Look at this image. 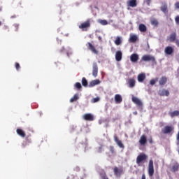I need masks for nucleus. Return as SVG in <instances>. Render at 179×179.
<instances>
[{
    "instance_id": "nucleus-1",
    "label": "nucleus",
    "mask_w": 179,
    "mask_h": 179,
    "mask_svg": "<svg viewBox=\"0 0 179 179\" xmlns=\"http://www.w3.org/2000/svg\"><path fill=\"white\" fill-rule=\"evenodd\" d=\"M78 27L82 31H87L90 27V20H87L85 22H82Z\"/></svg>"
},
{
    "instance_id": "nucleus-2",
    "label": "nucleus",
    "mask_w": 179,
    "mask_h": 179,
    "mask_svg": "<svg viewBox=\"0 0 179 179\" xmlns=\"http://www.w3.org/2000/svg\"><path fill=\"white\" fill-rule=\"evenodd\" d=\"M148 160V156L145 153H141L138 155L136 158L137 164H141V163H145Z\"/></svg>"
},
{
    "instance_id": "nucleus-3",
    "label": "nucleus",
    "mask_w": 179,
    "mask_h": 179,
    "mask_svg": "<svg viewBox=\"0 0 179 179\" xmlns=\"http://www.w3.org/2000/svg\"><path fill=\"white\" fill-rule=\"evenodd\" d=\"M142 61H144L145 62H151L153 64H156V58H155L153 56L150 55H145L141 57Z\"/></svg>"
},
{
    "instance_id": "nucleus-4",
    "label": "nucleus",
    "mask_w": 179,
    "mask_h": 179,
    "mask_svg": "<svg viewBox=\"0 0 179 179\" xmlns=\"http://www.w3.org/2000/svg\"><path fill=\"white\" fill-rule=\"evenodd\" d=\"M113 173H114V176H115V177H121V176H122V174H124V169L122 168V166H120V168H118L117 166H115L113 168Z\"/></svg>"
},
{
    "instance_id": "nucleus-5",
    "label": "nucleus",
    "mask_w": 179,
    "mask_h": 179,
    "mask_svg": "<svg viewBox=\"0 0 179 179\" xmlns=\"http://www.w3.org/2000/svg\"><path fill=\"white\" fill-rule=\"evenodd\" d=\"M155 174V166L153 165V160L150 159L148 164V175L149 177H153Z\"/></svg>"
},
{
    "instance_id": "nucleus-6",
    "label": "nucleus",
    "mask_w": 179,
    "mask_h": 179,
    "mask_svg": "<svg viewBox=\"0 0 179 179\" xmlns=\"http://www.w3.org/2000/svg\"><path fill=\"white\" fill-rule=\"evenodd\" d=\"M174 131V127L173 126H165L162 129V132L164 135H167L169 134H171Z\"/></svg>"
},
{
    "instance_id": "nucleus-7",
    "label": "nucleus",
    "mask_w": 179,
    "mask_h": 179,
    "mask_svg": "<svg viewBox=\"0 0 179 179\" xmlns=\"http://www.w3.org/2000/svg\"><path fill=\"white\" fill-rule=\"evenodd\" d=\"M131 100L133 103H134V104H136L138 107H141V108L143 107V103H142V101H141V99H139L136 96H133L131 98Z\"/></svg>"
},
{
    "instance_id": "nucleus-8",
    "label": "nucleus",
    "mask_w": 179,
    "mask_h": 179,
    "mask_svg": "<svg viewBox=\"0 0 179 179\" xmlns=\"http://www.w3.org/2000/svg\"><path fill=\"white\" fill-rule=\"evenodd\" d=\"M131 100L133 103H134V104H136L138 107H141V108L143 107V103H142V101H141V99H139L136 96H133L131 98Z\"/></svg>"
},
{
    "instance_id": "nucleus-9",
    "label": "nucleus",
    "mask_w": 179,
    "mask_h": 179,
    "mask_svg": "<svg viewBox=\"0 0 179 179\" xmlns=\"http://www.w3.org/2000/svg\"><path fill=\"white\" fill-rule=\"evenodd\" d=\"M99 73V66H97V63L94 62L92 64V75L96 78Z\"/></svg>"
},
{
    "instance_id": "nucleus-10",
    "label": "nucleus",
    "mask_w": 179,
    "mask_h": 179,
    "mask_svg": "<svg viewBox=\"0 0 179 179\" xmlns=\"http://www.w3.org/2000/svg\"><path fill=\"white\" fill-rule=\"evenodd\" d=\"M114 141L117 146L120 148V149H124V148H125V146H124V144L122 143V141H121V140L118 138V136H117V135L114 136Z\"/></svg>"
},
{
    "instance_id": "nucleus-11",
    "label": "nucleus",
    "mask_w": 179,
    "mask_h": 179,
    "mask_svg": "<svg viewBox=\"0 0 179 179\" xmlns=\"http://www.w3.org/2000/svg\"><path fill=\"white\" fill-rule=\"evenodd\" d=\"M158 94H159V96H170V92H169V90H167L166 89H162V90H159L158 91Z\"/></svg>"
},
{
    "instance_id": "nucleus-12",
    "label": "nucleus",
    "mask_w": 179,
    "mask_h": 179,
    "mask_svg": "<svg viewBox=\"0 0 179 179\" xmlns=\"http://www.w3.org/2000/svg\"><path fill=\"white\" fill-rule=\"evenodd\" d=\"M83 118L85 121H94V117L93 116V115H92L90 113L85 114L83 115Z\"/></svg>"
},
{
    "instance_id": "nucleus-13",
    "label": "nucleus",
    "mask_w": 179,
    "mask_h": 179,
    "mask_svg": "<svg viewBox=\"0 0 179 179\" xmlns=\"http://www.w3.org/2000/svg\"><path fill=\"white\" fill-rule=\"evenodd\" d=\"M164 52L166 55H171L174 52V48L171 46H167L165 48Z\"/></svg>"
},
{
    "instance_id": "nucleus-14",
    "label": "nucleus",
    "mask_w": 179,
    "mask_h": 179,
    "mask_svg": "<svg viewBox=\"0 0 179 179\" xmlns=\"http://www.w3.org/2000/svg\"><path fill=\"white\" fill-rule=\"evenodd\" d=\"M146 142H148V138L145 134H143L139 140V143L141 146H145L146 145Z\"/></svg>"
},
{
    "instance_id": "nucleus-15",
    "label": "nucleus",
    "mask_w": 179,
    "mask_h": 179,
    "mask_svg": "<svg viewBox=\"0 0 179 179\" xmlns=\"http://www.w3.org/2000/svg\"><path fill=\"white\" fill-rule=\"evenodd\" d=\"M115 58L117 62H120L122 59V52L121 50H117L115 52Z\"/></svg>"
},
{
    "instance_id": "nucleus-16",
    "label": "nucleus",
    "mask_w": 179,
    "mask_h": 179,
    "mask_svg": "<svg viewBox=\"0 0 179 179\" xmlns=\"http://www.w3.org/2000/svg\"><path fill=\"white\" fill-rule=\"evenodd\" d=\"M87 45V48L90 50V51H92V52H93L94 54H99V51L96 50V48H94V46L92 45L90 42H88Z\"/></svg>"
},
{
    "instance_id": "nucleus-17",
    "label": "nucleus",
    "mask_w": 179,
    "mask_h": 179,
    "mask_svg": "<svg viewBox=\"0 0 179 179\" xmlns=\"http://www.w3.org/2000/svg\"><path fill=\"white\" fill-rule=\"evenodd\" d=\"M139 59V55L136 53H134L130 56V61H131L134 63L138 62Z\"/></svg>"
},
{
    "instance_id": "nucleus-18",
    "label": "nucleus",
    "mask_w": 179,
    "mask_h": 179,
    "mask_svg": "<svg viewBox=\"0 0 179 179\" xmlns=\"http://www.w3.org/2000/svg\"><path fill=\"white\" fill-rule=\"evenodd\" d=\"M127 83L129 85V87L132 89V87H135V84L136 83V81L134 78H129Z\"/></svg>"
},
{
    "instance_id": "nucleus-19",
    "label": "nucleus",
    "mask_w": 179,
    "mask_h": 179,
    "mask_svg": "<svg viewBox=\"0 0 179 179\" xmlns=\"http://www.w3.org/2000/svg\"><path fill=\"white\" fill-rule=\"evenodd\" d=\"M176 38H177V34L173 32L169 36L168 40L170 41V43H174V41H176Z\"/></svg>"
},
{
    "instance_id": "nucleus-20",
    "label": "nucleus",
    "mask_w": 179,
    "mask_h": 179,
    "mask_svg": "<svg viewBox=\"0 0 179 179\" xmlns=\"http://www.w3.org/2000/svg\"><path fill=\"white\" fill-rule=\"evenodd\" d=\"M159 83L160 86H164V85H166V83H167V77H166V76H162V77L159 79Z\"/></svg>"
},
{
    "instance_id": "nucleus-21",
    "label": "nucleus",
    "mask_w": 179,
    "mask_h": 179,
    "mask_svg": "<svg viewBox=\"0 0 179 179\" xmlns=\"http://www.w3.org/2000/svg\"><path fill=\"white\" fill-rule=\"evenodd\" d=\"M97 85H100V80H94L90 83L89 87H94V86Z\"/></svg>"
},
{
    "instance_id": "nucleus-22",
    "label": "nucleus",
    "mask_w": 179,
    "mask_h": 179,
    "mask_svg": "<svg viewBox=\"0 0 179 179\" xmlns=\"http://www.w3.org/2000/svg\"><path fill=\"white\" fill-rule=\"evenodd\" d=\"M115 101L117 103V104H120V103H122V96L120 94H115Z\"/></svg>"
},
{
    "instance_id": "nucleus-23",
    "label": "nucleus",
    "mask_w": 179,
    "mask_h": 179,
    "mask_svg": "<svg viewBox=\"0 0 179 179\" xmlns=\"http://www.w3.org/2000/svg\"><path fill=\"white\" fill-rule=\"evenodd\" d=\"M178 170H179V164L176 162L171 168V171H172V173H176V171H178Z\"/></svg>"
},
{
    "instance_id": "nucleus-24",
    "label": "nucleus",
    "mask_w": 179,
    "mask_h": 179,
    "mask_svg": "<svg viewBox=\"0 0 179 179\" xmlns=\"http://www.w3.org/2000/svg\"><path fill=\"white\" fill-rule=\"evenodd\" d=\"M150 23H151L152 26H154V27H159V21L156 18H151Z\"/></svg>"
},
{
    "instance_id": "nucleus-25",
    "label": "nucleus",
    "mask_w": 179,
    "mask_h": 179,
    "mask_svg": "<svg viewBox=\"0 0 179 179\" xmlns=\"http://www.w3.org/2000/svg\"><path fill=\"white\" fill-rule=\"evenodd\" d=\"M146 79V75L145 73H140L138 76V81L140 83L143 82Z\"/></svg>"
},
{
    "instance_id": "nucleus-26",
    "label": "nucleus",
    "mask_w": 179,
    "mask_h": 179,
    "mask_svg": "<svg viewBox=\"0 0 179 179\" xmlns=\"http://www.w3.org/2000/svg\"><path fill=\"white\" fill-rule=\"evenodd\" d=\"M16 132L17 135L21 136V138H24V136H26V133H24V131H23L22 129H17Z\"/></svg>"
},
{
    "instance_id": "nucleus-27",
    "label": "nucleus",
    "mask_w": 179,
    "mask_h": 179,
    "mask_svg": "<svg viewBox=\"0 0 179 179\" xmlns=\"http://www.w3.org/2000/svg\"><path fill=\"white\" fill-rule=\"evenodd\" d=\"M127 3L129 6H131V8H136V6L138 5L136 0H130L127 2Z\"/></svg>"
},
{
    "instance_id": "nucleus-28",
    "label": "nucleus",
    "mask_w": 179,
    "mask_h": 179,
    "mask_svg": "<svg viewBox=\"0 0 179 179\" xmlns=\"http://www.w3.org/2000/svg\"><path fill=\"white\" fill-rule=\"evenodd\" d=\"M138 30H140L142 33H145L148 30V28H146L145 24H140L138 27Z\"/></svg>"
},
{
    "instance_id": "nucleus-29",
    "label": "nucleus",
    "mask_w": 179,
    "mask_h": 179,
    "mask_svg": "<svg viewBox=\"0 0 179 179\" xmlns=\"http://www.w3.org/2000/svg\"><path fill=\"white\" fill-rule=\"evenodd\" d=\"M167 3H164L161 6V10L162 12H163L164 13H167V12H169V10H167Z\"/></svg>"
},
{
    "instance_id": "nucleus-30",
    "label": "nucleus",
    "mask_w": 179,
    "mask_h": 179,
    "mask_svg": "<svg viewBox=\"0 0 179 179\" xmlns=\"http://www.w3.org/2000/svg\"><path fill=\"white\" fill-rule=\"evenodd\" d=\"M138 36L136 35H131L129 39V43H136Z\"/></svg>"
},
{
    "instance_id": "nucleus-31",
    "label": "nucleus",
    "mask_w": 179,
    "mask_h": 179,
    "mask_svg": "<svg viewBox=\"0 0 179 179\" xmlns=\"http://www.w3.org/2000/svg\"><path fill=\"white\" fill-rule=\"evenodd\" d=\"M114 43H115V44L116 45H120V44L122 43V40H121V37L117 36V37H116V39H115V41H114Z\"/></svg>"
},
{
    "instance_id": "nucleus-32",
    "label": "nucleus",
    "mask_w": 179,
    "mask_h": 179,
    "mask_svg": "<svg viewBox=\"0 0 179 179\" xmlns=\"http://www.w3.org/2000/svg\"><path fill=\"white\" fill-rule=\"evenodd\" d=\"M79 99V95L78 94H76L71 99L70 103H73V101H76V100Z\"/></svg>"
},
{
    "instance_id": "nucleus-33",
    "label": "nucleus",
    "mask_w": 179,
    "mask_h": 179,
    "mask_svg": "<svg viewBox=\"0 0 179 179\" xmlns=\"http://www.w3.org/2000/svg\"><path fill=\"white\" fill-rule=\"evenodd\" d=\"M170 115L172 118L174 117H178L179 111L178 110H174L173 112L170 113Z\"/></svg>"
},
{
    "instance_id": "nucleus-34",
    "label": "nucleus",
    "mask_w": 179,
    "mask_h": 179,
    "mask_svg": "<svg viewBox=\"0 0 179 179\" xmlns=\"http://www.w3.org/2000/svg\"><path fill=\"white\" fill-rule=\"evenodd\" d=\"M82 85L84 86V87H87L88 83H87V80H86V78L83 77L82 78Z\"/></svg>"
},
{
    "instance_id": "nucleus-35",
    "label": "nucleus",
    "mask_w": 179,
    "mask_h": 179,
    "mask_svg": "<svg viewBox=\"0 0 179 179\" xmlns=\"http://www.w3.org/2000/svg\"><path fill=\"white\" fill-rule=\"evenodd\" d=\"M158 81H159V78H157L152 79L150 81V85H151V86H153V85H155L156 83Z\"/></svg>"
},
{
    "instance_id": "nucleus-36",
    "label": "nucleus",
    "mask_w": 179,
    "mask_h": 179,
    "mask_svg": "<svg viewBox=\"0 0 179 179\" xmlns=\"http://www.w3.org/2000/svg\"><path fill=\"white\" fill-rule=\"evenodd\" d=\"M109 151L112 155H115V148H114V146L113 145L109 146Z\"/></svg>"
},
{
    "instance_id": "nucleus-37",
    "label": "nucleus",
    "mask_w": 179,
    "mask_h": 179,
    "mask_svg": "<svg viewBox=\"0 0 179 179\" xmlns=\"http://www.w3.org/2000/svg\"><path fill=\"white\" fill-rule=\"evenodd\" d=\"M99 23H101L102 26H107V24H108V22H107L106 20H101Z\"/></svg>"
},
{
    "instance_id": "nucleus-38",
    "label": "nucleus",
    "mask_w": 179,
    "mask_h": 179,
    "mask_svg": "<svg viewBox=\"0 0 179 179\" xmlns=\"http://www.w3.org/2000/svg\"><path fill=\"white\" fill-rule=\"evenodd\" d=\"M75 88L78 89V90H80V89H82V84H80V83H76L75 84Z\"/></svg>"
},
{
    "instance_id": "nucleus-39",
    "label": "nucleus",
    "mask_w": 179,
    "mask_h": 179,
    "mask_svg": "<svg viewBox=\"0 0 179 179\" xmlns=\"http://www.w3.org/2000/svg\"><path fill=\"white\" fill-rule=\"evenodd\" d=\"M15 69H17V71L20 69V64L17 62L15 63Z\"/></svg>"
},
{
    "instance_id": "nucleus-40",
    "label": "nucleus",
    "mask_w": 179,
    "mask_h": 179,
    "mask_svg": "<svg viewBox=\"0 0 179 179\" xmlns=\"http://www.w3.org/2000/svg\"><path fill=\"white\" fill-rule=\"evenodd\" d=\"M13 26L15 31H17V30H19V24H14Z\"/></svg>"
},
{
    "instance_id": "nucleus-41",
    "label": "nucleus",
    "mask_w": 179,
    "mask_h": 179,
    "mask_svg": "<svg viewBox=\"0 0 179 179\" xmlns=\"http://www.w3.org/2000/svg\"><path fill=\"white\" fill-rule=\"evenodd\" d=\"M99 100H100V98H98V97L94 98L92 99V103H97V101H99Z\"/></svg>"
},
{
    "instance_id": "nucleus-42",
    "label": "nucleus",
    "mask_w": 179,
    "mask_h": 179,
    "mask_svg": "<svg viewBox=\"0 0 179 179\" xmlns=\"http://www.w3.org/2000/svg\"><path fill=\"white\" fill-rule=\"evenodd\" d=\"M175 21L177 24H179V15L176 17Z\"/></svg>"
},
{
    "instance_id": "nucleus-43",
    "label": "nucleus",
    "mask_w": 179,
    "mask_h": 179,
    "mask_svg": "<svg viewBox=\"0 0 179 179\" xmlns=\"http://www.w3.org/2000/svg\"><path fill=\"white\" fill-rule=\"evenodd\" d=\"M175 8L176 9H179V1H178L175 3Z\"/></svg>"
},
{
    "instance_id": "nucleus-44",
    "label": "nucleus",
    "mask_w": 179,
    "mask_h": 179,
    "mask_svg": "<svg viewBox=\"0 0 179 179\" xmlns=\"http://www.w3.org/2000/svg\"><path fill=\"white\" fill-rule=\"evenodd\" d=\"M145 2L148 6H150V2H152V0H145Z\"/></svg>"
},
{
    "instance_id": "nucleus-45",
    "label": "nucleus",
    "mask_w": 179,
    "mask_h": 179,
    "mask_svg": "<svg viewBox=\"0 0 179 179\" xmlns=\"http://www.w3.org/2000/svg\"><path fill=\"white\" fill-rule=\"evenodd\" d=\"M175 43H176V45H177L178 47H179V39H176V41H175Z\"/></svg>"
},
{
    "instance_id": "nucleus-46",
    "label": "nucleus",
    "mask_w": 179,
    "mask_h": 179,
    "mask_svg": "<svg viewBox=\"0 0 179 179\" xmlns=\"http://www.w3.org/2000/svg\"><path fill=\"white\" fill-rule=\"evenodd\" d=\"M101 150H103V146H100V147L99 148V153H101Z\"/></svg>"
},
{
    "instance_id": "nucleus-47",
    "label": "nucleus",
    "mask_w": 179,
    "mask_h": 179,
    "mask_svg": "<svg viewBox=\"0 0 179 179\" xmlns=\"http://www.w3.org/2000/svg\"><path fill=\"white\" fill-rule=\"evenodd\" d=\"M65 51V48H62V49L59 50V52H64Z\"/></svg>"
},
{
    "instance_id": "nucleus-48",
    "label": "nucleus",
    "mask_w": 179,
    "mask_h": 179,
    "mask_svg": "<svg viewBox=\"0 0 179 179\" xmlns=\"http://www.w3.org/2000/svg\"><path fill=\"white\" fill-rule=\"evenodd\" d=\"M141 179H146V176L145 175V173L142 175Z\"/></svg>"
},
{
    "instance_id": "nucleus-49",
    "label": "nucleus",
    "mask_w": 179,
    "mask_h": 179,
    "mask_svg": "<svg viewBox=\"0 0 179 179\" xmlns=\"http://www.w3.org/2000/svg\"><path fill=\"white\" fill-rule=\"evenodd\" d=\"M148 142H149V143H153V140L152 139V138H150L149 140H148Z\"/></svg>"
},
{
    "instance_id": "nucleus-50",
    "label": "nucleus",
    "mask_w": 179,
    "mask_h": 179,
    "mask_svg": "<svg viewBox=\"0 0 179 179\" xmlns=\"http://www.w3.org/2000/svg\"><path fill=\"white\" fill-rule=\"evenodd\" d=\"M16 17H17L16 15H13V16H11V19H15V18H16Z\"/></svg>"
},
{
    "instance_id": "nucleus-51",
    "label": "nucleus",
    "mask_w": 179,
    "mask_h": 179,
    "mask_svg": "<svg viewBox=\"0 0 179 179\" xmlns=\"http://www.w3.org/2000/svg\"><path fill=\"white\" fill-rule=\"evenodd\" d=\"M133 114H134V115H138V112L135 111V112H134Z\"/></svg>"
},
{
    "instance_id": "nucleus-52",
    "label": "nucleus",
    "mask_w": 179,
    "mask_h": 179,
    "mask_svg": "<svg viewBox=\"0 0 179 179\" xmlns=\"http://www.w3.org/2000/svg\"><path fill=\"white\" fill-rule=\"evenodd\" d=\"M103 179H108V178L103 177Z\"/></svg>"
},
{
    "instance_id": "nucleus-53",
    "label": "nucleus",
    "mask_w": 179,
    "mask_h": 179,
    "mask_svg": "<svg viewBox=\"0 0 179 179\" xmlns=\"http://www.w3.org/2000/svg\"><path fill=\"white\" fill-rule=\"evenodd\" d=\"M1 24H2V22L0 21V26H1Z\"/></svg>"
},
{
    "instance_id": "nucleus-54",
    "label": "nucleus",
    "mask_w": 179,
    "mask_h": 179,
    "mask_svg": "<svg viewBox=\"0 0 179 179\" xmlns=\"http://www.w3.org/2000/svg\"><path fill=\"white\" fill-rule=\"evenodd\" d=\"M67 56L69 57V53H67Z\"/></svg>"
},
{
    "instance_id": "nucleus-55",
    "label": "nucleus",
    "mask_w": 179,
    "mask_h": 179,
    "mask_svg": "<svg viewBox=\"0 0 179 179\" xmlns=\"http://www.w3.org/2000/svg\"><path fill=\"white\" fill-rule=\"evenodd\" d=\"M178 59H179V54H178Z\"/></svg>"
}]
</instances>
